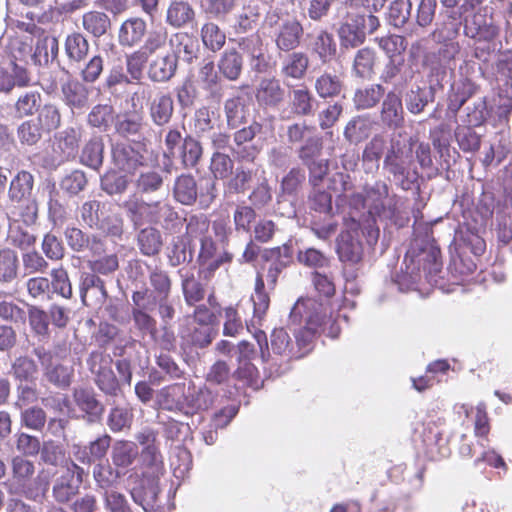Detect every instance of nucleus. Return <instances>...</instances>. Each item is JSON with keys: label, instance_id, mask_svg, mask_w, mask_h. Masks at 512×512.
<instances>
[{"label": "nucleus", "instance_id": "nucleus-33", "mask_svg": "<svg viewBox=\"0 0 512 512\" xmlns=\"http://www.w3.org/2000/svg\"><path fill=\"white\" fill-rule=\"evenodd\" d=\"M132 303L131 315L134 327L142 334H154L157 322L149 313L153 311L150 304L140 294H132Z\"/></svg>", "mask_w": 512, "mask_h": 512}, {"label": "nucleus", "instance_id": "nucleus-61", "mask_svg": "<svg viewBox=\"0 0 512 512\" xmlns=\"http://www.w3.org/2000/svg\"><path fill=\"white\" fill-rule=\"evenodd\" d=\"M19 261L15 251L0 250V285L8 288L18 277Z\"/></svg>", "mask_w": 512, "mask_h": 512}, {"label": "nucleus", "instance_id": "nucleus-28", "mask_svg": "<svg viewBox=\"0 0 512 512\" xmlns=\"http://www.w3.org/2000/svg\"><path fill=\"white\" fill-rule=\"evenodd\" d=\"M177 67L178 55L176 52L157 55L149 63L148 77L152 82H168L175 76Z\"/></svg>", "mask_w": 512, "mask_h": 512}, {"label": "nucleus", "instance_id": "nucleus-6", "mask_svg": "<svg viewBox=\"0 0 512 512\" xmlns=\"http://www.w3.org/2000/svg\"><path fill=\"white\" fill-rule=\"evenodd\" d=\"M399 202L400 197L390 193V187L385 181L376 180L372 184H366L363 193L353 195L350 205L367 209L371 218H379L396 227H402L407 219L401 215Z\"/></svg>", "mask_w": 512, "mask_h": 512}, {"label": "nucleus", "instance_id": "nucleus-11", "mask_svg": "<svg viewBox=\"0 0 512 512\" xmlns=\"http://www.w3.org/2000/svg\"><path fill=\"white\" fill-rule=\"evenodd\" d=\"M380 26L377 16L358 12H347L340 22L337 34L343 49L362 45L367 34H373Z\"/></svg>", "mask_w": 512, "mask_h": 512}, {"label": "nucleus", "instance_id": "nucleus-29", "mask_svg": "<svg viewBox=\"0 0 512 512\" xmlns=\"http://www.w3.org/2000/svg\"><path fill=\"white\" fill-rule=\"evenodd\" d=\"M30 83L31 75L24 65L11 61L6 67L0 66V92L7 94L15 87H27Z\"/></svg>", "mask_w": 512, "mask_h": 512}, {"label": "nucleus", "instance_id": "nucleus-64", "mask_svg": "<svg viewBox=\"0 0 512 512\" xmlns=\"http://www.w3.org/2000/svg\"><path fill=\"white\" fill-rule=\"evenodd\" d=\"M57 148L61 151L62 160H68L74 157L78 151L81 140V130L74 127H68L61 131L57 136Z\"/></svg>", "mask_w": 512, "mask_h": 512}, {"label": "nucleus", "instance_id": "nucleus-37", "mask_svg": "<svg viewBox=\"0 0 512 512\" xmlns=\"http://www.w3.org/2000/svg\"><path fill=\"white\" fill-rule=\"evenodd\" d=\"M178 275L181 280V290L184 301L188 306H194L205 298V285L199 277H196L193 271L188 269H179Z\"/></svg>", "mask_w": 512, "mask_h": 512}, {"label": "nucleus", "instance_id": "nucleus-3", "mask_svg": "<svg viewBox=\"0 0 512 512\" xmlns=\"http://www.w3.org/2000/svg\"><path fill=\"white\" fill-rule=\"evenodd\" d=\"M320 325L321 317L317 313L306 316L305 326L294 328V340L284 328H276L270 335V346L266 333L256 332L254 337L259 345L262 360L274 366L306 356L314 348Z\"/></svg>", "mask_w": 512, "mask_h": 512}, {"label": "nucleus", "instance_id": "nucleus-2", "mask_svg": "<svg viewBox=\"0 0 512 512\" xmlns=\"http://www.w3.org/2000/svg\"><path fill=\"white\" fill-rule=\"evenodd\" d=\"M493 199L485 196L476 210L470 212V218L464 216L465 222L459 224L455 231L451 251L450 269L452 272L465 276L472 274L476 269V263L468 254L475 257L481 256L486 250V242L483 234L486 226L494 213Z\"/></svg>", "mask_w": 512, "mask_h": 512}, {"label": "nucleus", "instance_id": "nucleus-23", "mask_svg": "<svg viewBox=\"0 0 512 512\" xmlns=\"http://www.w3.org/2000/svg\"><path fill=\"white\" fill-rule=\"evenodd\" d=\"M290 110L280 113L282 120L291 118V114L299 117L313 116L317 110V100L307 86H299L290 91Z\"/></svg>", "mask_w": 512, "mask_h": 512}, {"label": "nucleus", "instance_id": "nucleus-51", "mask_svg": "<svg viewBox=\"0 0 512 512\" xmlns=\"http://www.w3.org/2000/svg\"><path fill=\"white\" fill-rule=\"evenodd\" d=\"M344 89V82L335 73L323 72L314 82V90L321 99H332L338 97Z\"/></svg>", "mask_w": 512, "mask_h": 512}, {"label": "nucleus", "instance_id": "nucleus-10", "mask_svg": "<svg viewBox=\"0 0 512 512\" xmlns=\"http://www.w3.org/2000/svg\"><path fill=\"white\" fill-rule=\"evenodd\" d=\"M164 156L179 160L186 169L196 167L203 155L201 142L192 134L183 135L179 126L164 131Z\"/></svg>", "mask_w": 512, "mask_h": 512}, {"label": "nucleus", "instance_id": "nucleus-50", "mask_svg": "<svg viewBox=\"0 0 512 512\" xmlns=\"http://www.w3.org/2000/svg\"><path fill=\"white\" fill-rule=\"evenodd\" d=\"M376 58L377 55L374 49L369 47L359 49L353 59V76L363 80H370L375 73Z\"/></svg>", "mask_w": 512, "mask_h": 512}, {"label": "nucleus", "instance_id": "nucleus-56", "mask_svg": "<svg viewBox=\"0 0 512 512\" xmlns=\"http://www.w3.org/2000/svg\"><path fill=\"white\" fill-rule=\"evenodd\" d=\"M83 29L94 38H101L111 29L110 17L101 11H89L82 16Z\"/></svg>", "mask_w": 512, "mask_h": 512}, {"label": "nucleus", "instance_id": "nucleus-43", "mask_svg": "<svg viewBox=\"0 0 512 512\" xmlns=\"http://www.w3.org/2000/svg\"><path fill=\"white\" fill-rule=\"evenodd\" d=\"M104 139L101 135H93L82 147L79 161L82 165L99 171L104 162Z\"/></svg>", "mask_w": 512, "mask_h": 512}, {"label": "nucleus", "instance_id": "nucleus-31", "mask_svg": "<svg viewBox=\"0 0 512 512\" xmlns=\"http://www.w3.org/2000/svg\"><path fill=\"white\" fill-rule=\"evenodd\" d=\"M309 57L302 51H291L280 63V75L285 81H300L305 78L309 68Z\"/></svg>", "mask_w": 512, "mask_h": 512}, {"label": "nucleus", "instance_id": "nucleus-25", "mask_svg": "<svg viewBox=\"0 0 512 512\" xmlns=\"http://www.w3.org/2000/svg\"><path fill=\"white\" fill-rule=\"evenodd\" d=\"M89 88L77 79H69L61 84V100L74 113L82 112L89 105Z\"/></svg>", "mask_w": 512, "mask_h": 512}, {"label": "nucleus", "instance_id": "nucleus-9", "mask_svg": "<svg viewBox=\"0 0 512 512\" xmlns=\"http://www.w3.org/2000/svg\"><path fill=\"white\" fill-rule=\"evenodd\" d=\"M12 480L9 492L37 502L41 500L49 489V481L42 479L40 475L33 478L35 464L33 461L21 455L11 459Z\"/></svg>", "mask_w": 512, "mask_h": 512}, {"label": "nucleus", "instance_id": "nucleus-47", "mask_svg": "<svg viewBox=\"0 0 512 512\" xmlns=\"http://www.w3.org/2000/svg\"><path fill=\"white\" fill-rule=\"evenodd\" d=\"M367 249L352 233H343L337 245L339 258L343 262L359 263Z\"/></svg>", "mask_w": 512, "mask_h": 512}, {"label": "nucleus", "instance_id": "nucleus-32", "mask_svg": "<svg viewBox=\"0 0 512 512\" xmlns=\"http://www.w3.org/2000/svg\"><path fill=\"white\" fill-rule=\"evenodd\" d=\"M429 86L412 85L404 94V101L407 110L414 115L420 114L425 107L435 99L436 90L443 86H434L428 81Z\"/></svg>", "mask_w": 512, "mask_h": 512}, {"label": "nucleus", "instance_id": "nucleus-60", "mask_svg": "<svg viewBox=\"0 0 512 512\" xmlns=\"http://www.w3.org/2000/svg\"><path fill=\"white\" fill-rule=\"evenodd\" d=\"M79 489L72 475L62 472L53 482L52 497L58 504H66L79 493Z\"/></svg>", "mask_w": 512, "mask_h": 512}, {"label": "nucleus", "instance_id": "nucleus-4", "mask_svg": "<svg viewBox=\"0 0 512 512\" xmlns=\"http://www.w3.org/2000/svg\"><path fill=\"white\" fill-rule=\"evenodd\" d=\"M159 479L151 476L143 478L130 488L127 496L117 490L100 492L105 512H162Z\"/></svg>", "mask_w": 512, "mask_h": 512}, {"label": "nucleus", "instance_id": "nucleus-59", "mask_svg": "<svg viewBox=\"0 0 512 512\" xmlns=\"http://www.w3.org/2000/svg\"><path fill=\"white\" fill-rule=\"evenodd\" d=\"M222 76L230 81H236L243 70V57L235 49L226 50L218 61Z\"/></svg>", "mask_w": 512, "mask_h": 512}, {"label": "nucleus", "instance_id": "nucleus-21", "mask_svg": "<svg viewBox=\"0 0 512 512\" xmlns=\"http://www.w3.org/2000/svg\"><path fill=\"white\" fill-rule=\"evenodd\" d=\"M111 155L115 167L126 174H134L146 163L144 154L128 143L112 145Z\"/></svg>", "mask_w": 512, "mask_h": 512}, {"label": "nucleus", "instance_id": "nucleus-54", "mask_svg": "<svg viewBox=\"0 0 512 512\" xmlns=\"http://www.w3.org/2000/svg\"><path fill=\"white\" fill-rule=\"evenodd\" d=\"M137 244L143 255L155 256L163 246L162 234L153 226L141 228L137 234Z\"/></svg>", "mask_w": 512, "mask_h": 512}, {"label": "nucleus", "instance_id": "nucleus-57", "mask_svg": "<svg viewBox=\"0 0 512 512\" xmlns=\"http://www.w3.org/2000/svg\"><path fill=\"white\" fill-rule=\"evenodd\" d=\"M42 105V95L38 90L21 93L13 105L15 117L22 119L34 115Z\"/></svg>", "mask_w": 512, "mask_h": 512}, {"label": "nucleus", "instance_id": "nucleus-12", "mask_svg": "<svg viewBox=\"0 0 512 512\" xmlns=\"http://www.w3.org/2000/svg\"><path fill=\"white\" fill-rule=\"evenodd\" d=\"M461 51L459 42L449 40L436 50L425 53L423 66L427 69L428 81L434 86H443V82L456 66V57Z\"/></svg>", "mask_w": 512, "mask_h": 512}, {"label": "nucleus", "instance_id": "nucleus-17", "mask_svg": "<svg viewBox=\"0 0 512 512\" xmlns=\"http://www.w3.org/2000/svg\"><path fill=\"white\" fill-rule=\"evenodd\" d=\"M200 243L198 263L205 278L212 276L221 265L232 261L233 255L225 249H220L212 237L203 236Z\"/></svg>", "mask_w": 512, "mask_h": 512}, {"label": "nucleus", "instance_id": "nucleus-48", "mask_svg": "<svg viewBox=\"0 0 512 512\" xmlns=\"http://www.w3.org/2000/svg\"><path fill=\"white\" fill-rule=\"evenodd\" d=\"M15 293L16 289L0 288V318L14 324H23L26 321V311L11 299Z\"/></svg>", "mask_w": 512, "mask_h": 512}, {"label": "nucleus", "instance_id": "nucleus-8", "mask_svg": "<svg viewBox=\"0 0 512 512\" xmlns=\"http://www.w3.org/2000/svg\"><path fill=\"white\" fill-rule=\"evenodd\" d=\"M33 354L38 359L43 376L49 383L60 389H66L71 385L74 368L61 363L70 354V347L66 342L54 343L51 348L37 345L33 348Z\"/></svg>", "mask_w": 512, "mask_h": 512}, {"label": "nucleus", "instance_id": "nucleus-13", "mask_svg": "<svg viewBox=\"0 0 512 512\" xmlns=\"http://www.w3.org/2000/svg\"><path fill=\"white\" fill-rule=\"evenodd\" d=\"M112 358L100 350L89 353L86 365L97 388L108 397H119L122 384L112 369Z\"/></svg>", "mask_w": 512, "mask_h": 512}, {"label": "nucleus", "instance_id": "nucleus-22", "mask_svg": "<svg viewBox=\"0 0 512 512\" xmlns=\"http://www.w3.org/2000/svg\"><path fill=\"white\" fill-rule=\"evenodd\" d=\"M79 292L85 306H102L108 298L105 281L95 273H81Z\"/></svg>", "mask_w": 512, "mask_h": 512}, {"label": "nucleus", "instance_id": "nucleus-14", "mask_svg": "<svg viewBox=\"0 0 512 512\" xmlns=\"http://www.w3.org/2000/svg\"><path fill=\"white\" fill-rule=\"evenodd\" d=\"M143 98L148 97L147 110L149 119L154 126L161 128V134L167 130L172 122L175 114V103L172 95L169 92L159 91L153 98L151 96V90L144 88L141 91Z\"/></svg>", "mask_w": 512, "mask_h": 512}, {"label": "nucleus", "instance_id": "nucleus-42", "mask_svg": "<svg viewBox=\"0 0 512 512\" xmlns=\"http://www.w3.org/2000/svg\"><path fill=\"white\" fill-rule=\"evenodd\" d=\"M375 124L369 114L354 116L344 128V138L352 144H358L372 134Z\"/></svg>", "mask_w": 512, "mask_h": 512}, {"label": "nucleus", "instance_id": "nucleus-49", "mask_svg": "<svg viewBox=\"0 0 512 512\" xmlns=\"http://www.w3.org/2000/svg\"><path fill=\"white\" fill-rule=\"evenodd\" d=\"M215 115V111L207 106L196 109L190 124L192 135L198 139L210 135L217 126Z\"/></svg>", "mask_w": 512, "mask_h": 512}, {"label": "nucleus", "instance_id": "nucleus-27", "mask_svg": "<svg viewBox=\"0 0 512 512\" xmlns=\"http://www.w3.org/2000/svg\"><path fill=\"white\" fill-rule=\"evenodd\" d=\"M149 283L152 289L142 287L134 291L132 294L143 295L147 303L161 298L170 297L172 289V280L168 272L160 268H152L149 270Z\"/></svg>", "mask_w": 512, "mask_h": 512}, {"label": "nucleus", "instance_id": "nucleus-39", "mask_svg": "<svg viewBox=\"0 0 512 512\" xmlns=\"http://www.w3.org/2000/svg\"><path fill=\"white\" fill-rule=\"evenodd\" d=\"M497 237L507 244L512 240V192L505 191L502 202L496 207Z\"/></svg>", "mask_w": 512, "mask_h": 512}, {"label": "nucleus", "instance_id": "nucleus-40", "mask_svg": "<svg viewBox=\"0 0 512 512\" xmlns=\"http://www.w3.org/2000/svg\"><path fill=\"white\" fill-rule=\"evenodd\" d=\"M195 17V10L188 1L174 0L167 8L165 20L169 26L180 29L192 25Z\"/></svg>", "mask_w": 512, "mask_h": 512}, {"label": "nucleus", "instance_id": "nucleus-62", "mask_svg": "<svg viewBox=\"0 0 512 512\" xmlns=\"http://www.w3.org/2000/svg\"><path fill=\"white\" fill-rule=\"evenodd\" d=\"M34 184V178L27 171L18 172L11 180L8 197L12 202H20L29 198Z\"/></svg>", "mask_w": 512, "mask_h": 512}, {"label": "nucleus", "instance_id": "nucleus-34", "mask_svg": "<svg viewBox=\"0 0 512 512\" xmlns=\"http://www.w3.org/2000/svg\"><path fill=\"white\" fill-rule=\"evenodd\" d=\"M166 175L158 169L141 171L134 180L136 193L139 197L151 196L164 190Z\"/></svg>", "mask_w": 512, "mask_h": 512}, {"label": "nucleus", "instance_id": "nucleus-35", "mask_svg": "<svg viewBox=\"0 0 512 512\" xmlns=\"http://www.w3.org/2000/svg\"><path fill=\"white\" fill-rule=\"evenodd\" d=\"M198 81L201 88L208 93V97L211 100L220 101L223 96L221 79L215 70L212 60L204 59L200 63Z\"/></svg>", "mask_w": 512, "mask_h": 512}, {"label": "nucleus", "instance_id": "nucleus-7", "mask_svg": "<svg viewBox=\"0 0 512 512\" xmlns=\"http://www.w3.org/2000/svg\"><path fill=\"white\" fill-rule=\"evenodd\" d=\"M383 171L388 181L404 191H419L420 174L412 152V139L406 145L396 137L390 138V145L383 159Z\"/></svg>", "mask_w": 512, "mask_h": 512}, {"label": "nucleus", "instance_id": "nucleus-18", "mask_svg": "<svg viewBox=\"0 0 512 512\" xmlns=\"http://www.w3.org/2000/svg\"><path fill=\"white\" fill-rule=\"evenodd\" d=\"M157 403L162 410L189 416V386L179 382L161 388Z\"/></svg>", "mask_w": 512, "mask_h": 512}, {"label": "nucleus", "instance_id": "nucleus-52", "mask_svg": "<svg viewBox=\"0 0 512 512\" xmlns=\"http://www.w3.org/2000/svg\"><path fill=\"white\" fill-rule=\"evenodd\" d=\"M138 454L139 451L135 442L118 440L112 446V463L119 470L126 469L134 463Z\"/></svg>", "mask_w": 512, "mask_h": 512}, {"label": "nucleus", "instance_id": "nucleus-15", "mask_svg": "<svg viewBox=\"0 0 512 512\" xmlns=\"http://www.w3.org/2000/svg\"><path fill=\"white\" fill-rule=\"evenodd\" d=\"M114 130L122 138L140 141L145 138L150 125L141 109L130 110L116 115Z\"/></svg>", "mask_w": 512, "mask_h": 512}, {"label": "nucleus", "instance_id": "nucleus-16", "mask_svg": "<svg viewBox=\"0 0 512 512\" xmlns=\"http://www.w3.org/2000/svg\"><path fill=\"white\" fill-rule=\"evenodd\" d=\"M255 99L264 110H277L286 101L287 92L274 76L261 78L255 87Z\"/></svg>", "mask_w": 512, "mask_h": 512}, {"label": "nucleus", "instance_id": "nucleus-63", "mask_svg": "<svg viewBox=\"0 0 512 512\" xmlns=\"http://www.w3.org/2000/svg\"><path fill=\"white\" fill-rule=\"evenodd\" d=\"M115 119V111L110 104H97L87 115V123L103 132L108 131L112 123L115 124Z\"/></svg>", "mask_w": 512, "mask_h": 512}, {"label": "nucleus", "instance_id": "nucleus-58", "mask_svg": "<svg viewBox=\"0 0 512 512\" xmlns=\"http://www.w3.org/2000/svg\"><path fill=\"white\" fill-rule=\"evenodd\" d=\"M312 52L322 63H328L336 55L337 45L333 35L325 29H321L311 43Z\"/></svg>", "mask_w": 512, "mask_h": 512}, {"label": "nucleus", "instance_id": "nucleus-36", "mask_svg": "<svg viewBox=\"0 0 512 512\" xmlns=\"http://www.w3.org/2000/svg\"><path fill=\"white\" fill-rule=\"evenodd\" d=\"M224 114L227 126L236 129L247 123L250 114L249 101L243 95H236L224 102Z\"/></svg>", "mask_w": 512, "mask_h": 512}, {"label": "nucleus", "instance_id": "nucleus-24", "mask_svg": "<svg viewBox=\"0 0 512 512\" xmlns=\"http://www.w3.org/2000/svg\"><path fill=\"white\" fill-rule=\"evenodd\" d=\"M405 112L401 97L395 91H389L383 98L379 110L381 124L392 130L403 127Z\"/></svg>", "mask_w": 512, "mask_h": 512}, {"label": "nucleus", "instance_id": "nucleus-45", "mask_svg": "<svg viewBox=\"0 0 512 512\" xmlns=\"http://www.w3.org/2000/svg\"><path fill=\"white\" fill-rule=\"evenodd\" d=\"M385 95V88L382 84H369L357 88L352 100L356 110H369L376 107Z\"/></svg>", "mask_w": 512, "mask_h": 512}, {"label": "nucleus", "instance_id": "nucleus-55", "mask_svg": "<svg viewBox=\"0 0 512 512\" xmlns=\"http://www.w3.org/2000/svg\"><path fill=\"white\" fill-rule=\"evenodd\" d=\"M122 475L123 472L113 468L108 460L98 462L93 467V478L101 492L111 491V488L118 483Z\"/></svg>", "mask_w": 512, "mask_h": 512}, {"label": "nucleus", "instance_id": "nucleus-5", "mask_svg": "<svg viewBox=\"0 0 512 512\" xmlns=\"http://www.w3.org/2000/svg\"><path fill=\"white\" fill-rule=\"evenodd\" d=\"M122 208L134 229H139L144 224H152L159 225L169 233H177L183 224L179 213L166 201L148 202L134 194L123 202Z\"/></svg>", "mask_w": 512, "mask_h": 512}, {"label": "nucleus", "instance_id": "nucleus-19", "mask_svg": "<svg viewBox=\"0 0 512 512\" xmlns=\"http://www.w3.org/2000/svg\"><path fill=\"white\" fill-rule=\"evenodd\" d=\"M498 34L499 29L494 19L486 13L479 11L464 20V35L476 42L490 43Z\"/></svg>", "mask_w": 512, "mask_h": 512}, {"label": "nucleus", "instance_id": "nucleus-46", "mask_svg": "<svg viewBox=\"0 0 512 512\" xmlns=\"http://www.w3.org/2000/svg\"><path fill=\"white\" fill-rule=\"evenodd\" d=\"M198 197V187L194 176L191 174H181L176 177L173 185V198L176 202L191 206Z\"/></svg>", "mask_w": 512, "mask_h": 512}, {"label": "nucleus", "instance_id": "nucleus-20", "mask_svg": "<svg viewBox=\"0 0 512 512\" xmlns=\"http://www.w3.org/2000/svg\"><path fill=\"white\" fill-rule=\"evenodd\" d=\"M304 34L300 21L296 18L282 19L277 30L273 31L274 43L278 50L291 52L299 47Z\"/></svg>", "mask_w": 512, "mask_h": 512}, {"label": "nucleus", "instance_id": "nucleus-38", "mask_svg": "<svg viewBox=\"0 0 512 512\" xmlns=\"http://www.w3.org/2000/svg\"><path fill=\"white\" fill-rule=\"evenodd\" d=\"M134 420V409L130 403H115L111 406L106 425L113 433L129 431Z\"/></svg>", "mask_w": 512, "mask_h": 512}, {"label": "nucleus", "instance_id": "nucleus-53", "mask_svg": "<svg viewBox=\"0 0 512 512\" xmlns=\"http://www.w3.org/2000/svg\"><path fill=\"white\" fill-rule=\"evenodd\" d=\"M490 112L486 97H477L465 106L460 120L462 124L479 127L486 122Z\"/></svg>", "mask_w": 512, "mask_h": 512}, {"label": "nucleus", "instance_id": "nucleus-26", "mask_svg": "<svg viewBox=\"0 0 512 512\" xmlns=\"http://www.w3.org/2000/svg\"><path fill=\"white\" fill-rule=\"evenodd\" d=\"M147 22L138 16L124 20L118 30V43L123 48H134L141 45L147 35Z\"/></svg>", "mask_w": 512, "mask_h": 512}, {"label": "nucleus", "instance_id": "nucleus-1", "mask_svg": "<svg viewBox=\"0 0 512 512\" xmlns=\"http://www.w3.org/2000/svg\"><path fill=\"white\" fill-rule=\"evenodd\" d=\"M414 236L400 272L393 277L400 291L414 289L422 278L431 285H438L442 278L441 253L432 236L431 225L415 222Z\"/></svg>", "mask_w": 512, "mask_h": 512}, {"label": "nucleus", "instance_id": "nucleus-41", "mask_svg": "<svg viewBox=\"0 0 512 512\" xmlns=\"http://www.w3.org/2000/svg\"><path fill=\"white\" fill-rule=\"evenodd\" d=\"M478 90L479 87L468 78L452 84L448 98V112L455 116L468 100L477 95Z\"/></svg>", "mask_w": 512, "mask_h": 512}, {"label": "nucleus", "instance_id": "nucleus-30", "mask_svg": "<svg viewBox=\"0 0 512 512\" xmlns=\"http://www.w3.org/2000/svg\"><path fill=\"white\" fill-rule=\"evenodd\" d=\"M73 400L79 410L86 414L89 422H97L101 419L105 406L97 398V394L92 388H75L73 390Z\"/></svg>", "mask_w": 512, "mask_h": 512}, {"label": "nucleus", "instance_id": "nucleus-44", "mask_svg": "<svg viewBox=\"0 0 512 512\" xmlns=\"http://www.w3.org/2000/svg\"><path fill=\"white\" fill-rule=\"evenodd\" d=\"M64 50L69 65L79 66L86 60L90 50V44L82 33L72 32L65 38Z\"/></svg>", "mask_w": 512, "mask_h": 512}]
</instances>
